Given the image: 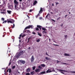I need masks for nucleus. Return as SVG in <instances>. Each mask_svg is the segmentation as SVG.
Listing matches in <instances>:
<instances>
[{"instance_id": "obj_32", "label": "nucleus", "mask_w": 75, "mask_h": 75, "mask_svg": "<svg viewBox=\"0 0 75 75\" xmlns=\"http://www.w3.org/2000/svg\"><path fill=\"white\" fill-rule=\"evenodd\" d=\"M26 75H30V74L29 73H27L25 74Z\"/></svg>"}, {"instance_id": "obj_7", "label": "nucleus", "mask_w": 75, "mask_h": 75, "mask_svg": "<svg viewBox=\"0 0 75 75\" xmlns=\"http://www.w3.org/2000/svg\"><path fill=\"white\" fill-rule=\"evenodd\" d=\"M42 11H43V10H42V8H40V11H39V13L41 14V13H42Z\"/></svg>"}, {"instance_id": "obj_12", "label": "nucleus", "mask_w": 75, "mask_h": 75, "mask_svg": "<svg viewBox=\"0 0 75 75\" xmlns=\"http://www.w3.org/2000/svg\"><path fill=\"white\" fill-rule=\"evenodd\" d=\"M30 68H28L26 69V72H30Z\"/></svg>"}, {"instance_id": "obj_48", "label": "nucleus", "mask_w": 75, "mask_h": 75, "mask_svg": "<svg viewBox=\"0 0 75 75\" xmlns=\"http://www.w3.org/2000/svg\"><path fill=\"white\" fill-rule=\"evenodd\" d=\"M58 4H59V3H56V6H57V5H58Z\"/></svg>"}, {"instance_id": "obj_44", "label": "nucleus", "mask_w": 75, "mask_h": 75, "mask_svg": "<svg viewBox=\"0 0 75 75\" xmlns=\"http://www.w3.org/2000/svg\"><path fill=\"white\" fill-rule=\"evenodd\" d=\"M12 41H13V42H14V38H12Z\"/></svg>"}, {"instance_id": "obj_18", "label": "nucleus", "mask_w": 75, "mask_h": 75, "mask_svg": "<svg viewBox=\"0 0 75 75\" xmlns=\"http://www.w3.org/2000/svg\"><path fill=\"white\" fill-rule=\"evenodd\" d=\"M45 59L46 60H51V59L50 58H48L47 57H45Z\"/></svg>"}, {"instance_id": "obj_41", "label": "nucleus", "mask_w": 75, "mask_h": 75, "mask_svg": "<svg viewBox=\"0 0 75 75\" xmlns=\"http://www.w3.org/2000/svg\"><path fill=\"white\" fill-rule=\"evenodd\" d=\"M23 32L24 33L26 32V31L25 30V29H24V30H23Z\"/></svg>"}, {"instance_id": "obj_59", "label": "nucleus", "mask_w": 75, "mask_h": 75, "mask_svg": "<svg viewBox=\"0 0 75 75\" xmlns=\"http://www.w3.org/2000/svg\"><path fill=\"white\" fill-rule=\"evenodd\" d=\"M6 72H5V73H4V74H5V75H6Z\"/></svg>"}, {"instance_id": "obj_31", "label": "nucleus", "mask_w": 75, "mask_h": 75, "mask_svg": "<svg viewBox=\"0 0 75 75\" xmlns=\"http://www.w3.org/2000/svg\"><path fill=\"white\" fill-rule=\"evenodd\" d=\"M27 33H30L31 32H30V30H27Z\"/></svg>"}, {"instance_id": "obj_16", "label": "nucleus", "mask_w": 75, "mask_h": 75, "mask_svg": "<svg viewBox=\"0 0 75 75\" xmlns=\"http://www.w3.org/2000/svg\"><path fill=\"white\" fill-rule=\"evenodd\" d=\"M35 71L36 72H39L40 71V69H37L35 70Z\"/></svg>"}, {"instance_id": "obj_21", "label": "nucleus", "mask_w": 75, "mask_h": 75, "mask_svg": "<svg viewBox=\"0 0 75 75\" xmlns=\"http://www.w3.org/2000/svg\"><path fill=\"white\" fill-rule=\"evenodd\" d=\"M38 35H39V36H40V37H41V36H42V35L41 34V33H39L38 32Z\"/></svg>"}, {"instance_id": "obj_4", "label": "nucleus", "mask_w": 75, "mask_h": 75, "mask_svg": "<svg viewBox=\"0 0 75 75\" xmlns=\"http://www.w3.org/2000/svg\"><path fill=\"white\" fill-rule=\"evenodd\" d=\"M33 27H34L33 25H29V26L26 27L25 28V30L30 29V28H33Z\"/></svg>"}, {"instance_id": "obj_55", "label": "nucleus", "mask_w": 75, "mask_h": 75, "mask_svg": "<svg viewBox=\"0 0 75 75\" xmlns=\"http://www.w3.org/2000/svg\"><path fill=\"white\" fill-rule=\"evenodd\" d=\"M21 36H22V35H21V34L20 35V37H21Z\"/></svg>"}, {"instance_id": "obj_57", "label": "nucleus", "mask_w": 75, "mask_h": 75, "mask_svg": "<svg viewBox=\"0 0 75 75\" xmlns=\"http://www.w3.org/2000/svg\"><path fill=\"white\" fill-rule=\"evenodd\" d=\"M30 48H31V47H30L28 48V49H30Z\"/></svg>"}, {"instance_id": "obj_20", "label": "nucleus", "mask_w": 75, "mask_h": 75, "mask_svg": "<svg viewBox=\"0 0 75 75\" xmlns=\"http://www.w3.org/2000/svg\"><path fill=\"white\" fill-rule=\"evenodd\" d=\"M35 72H34V71H32L30 72V74H31V75H34V74Z\"/></svg>"}, {"instance_id": "obj_28", "label": "nucleus", "mask_w": 75, "mask_h": 75, "mask_svg": "<svg viewBox=\"0 0 75 75\" xmlns=\"http://www.w3.org/2000/svg\"><path fill=\"white\" fill-rule=\"evenodd\" d=\"M35 30H36L37 31H38L39 30V28H35Z\"/></svg>"}, {"instance_id": "obj_61", "label": "nucleus", "mask_w": 75, "mask_h": 75, "mask_svg": "<svg viewBox=\"0 0 75 75\" xmlns=\"http://www.w3.org/2000/svg\"><path fill=\"white\" fill-rule=\"evenodd\" d=\"M19 42H21V40H19Z\"/></svg>"}, {"instance_id": "obj_58", "label": "nucleus", "mask_w": 75, "mask_h": 75, "mask_svg": "<svg viewBox=\"0 0 75 75\" xmlns=\"http://www.w3.org/2000/svg\"><path fill=\"white\" fill-rule=\"evenodd\" d=\"M24 36V35H23V36H22V38H23V37Z\"/></svg>"}, {"instance_id": "obj_30", "label": "nucleus", "mask_w": 75, "mask_h": 75, "mask_svg": "<svg viewBox=\"0 0 75 75\" xmlns=\"http://www.w3.org/2000/svg\"><path fill=\"white\" fill-rule=\"evenodd\" d=\"M42 33H45V34H47V32H46V31H45V30L43 31L42 32Z\"/></svg>"}, {"instance_id": "obj_33", "label": "nucleus", "mask_w": 75, "mask_h": 75, "mask_svg": "<svg viewBox=\"0 0 75 75\" xmlns=\"http://www.w3.org/2000/svg\"><path fill=\"white\" fill-rule=\"evenodd\" d=\"M39 14H40V13H39L37 15H36L35 16H36V18H37L39 16Z\"/></svg>"}, {"instance_id": "obj_22", "label": "nucleus", "mask_w": 75, "mask_h": 75, "mask_svg": "<svg viewBox=\"0 0 75 75\" xmlns=\"http://www.w3.org/2000/svg\"><path fill=\"white\" fill-rule=\"evenodd\" d=\"M45 73V71H42L41 72H40V74H44Z\"/></svg>"}, {"instance_id": "obj_56", "label": "nucleus", "mask_w": 75, "mask_h": 75, "mask_svg": "<svg viewBox=\"0 0 75 75\" xmlns=\"http://www.w3.org/2000/svg\"><path fill=\"white\" fill-rule=\"evenodd\" d=\"M53 69L52 70V71H54V68H53Z\"/></svg>"}, {"instance_id": "obj_25", "label": "nucleus", "mask_w": 75, "mask_h": 75, "mask_svg": "<svg viewBox=\"0 0 75 75\" xmlns=\"http://www.w3.org/2000/svg\"><path fill=\"white\" fill-rule=\"evenodd\" d=\"M15 68H16V66H14L12 67V69H14Z\"/></svg>"}, {"instance_id": "obj_6", "label": "nucleus", "mask_w": 75, "mask_h": 75, "mask_svg": "<svg viewBox=\"0 0 75 75\" xmlns=\"http://www.w3.org/2000/svg\"><path fill=\"white\" fill-rule=\"evenodd\" d=\"M64 71L66 72H70V73H74V74H75V71H69L64 70Z\"/></svg>"}, {"instance_id": "obj_15", "label": "nucleus", "mask_w": 75, "mask_h": 75, "mask_svg": "<svg viewBox=\"0 0 75 75\" xmlns=\"http://www.w3.org/2000/svg\"><path fill=\"white\" fill-rule=\"evenodd\" d=\"M64 56H68L69 57H70V54L67 53L64 54Z\"/></svg>"}, {"instance_id": "obj_62", "label": "nucleus", "mask_w": 75, "mask_h": 75, "mask_svg": "<svg viewBox=\"0 0 75 75\" xmlns=\"http://www.w3.org/2000/svg\"><path fill=\"white\" fill-rule=\"evenodd\" d=\"M51 14H53V13H52V12H51Z\"/></svg>"}, {"instance_id": "obj_36", "label": "nucleus", "mask_w": 75, "mask_h": 75, "mask_svg": "<svg viewBox=\"0 0 75 75\" xmlns=\"http://www.w3.org/2000/svg\"><path fill=\"white\" fill-rule=\"evenodd\" d=\"M10 65H11V62H9V63L8 64V66L9 67H10Z\"/></svg>"}, {"instance_id": "obj_53", "label": "nucleus", "mask_w": 75, "mask_h": 75, "mask_svg": "<svg viewBox=\"0 0 75 75\" xmlns=\"http://www.w3.org/2000/svg\"><path fill=\"white\" fill-rule=\"evenodd\" d=\"M19 1L21 2V1H22V0H19Z\"/></svg>"}, {"instance_id": "obj_49", "label": "nucleus", "mask_w": 75, "mask_h": 75, "mask_svg": "<svg viewBox=\"0 0 75 75\" xmlns=\"http://www.w3.org/2000/svg\"><path fill=\"white\" fill-rule=\"evenodd\" d=\"M64 36L66 38H67V35H65Z\"/></svg>"}, {"instance_id": "obj_45", "label": "nucleus", "mask_w": 75, "mask_h": 75, "mask_svg": "<svg viewBox=\"0 0 75 75\" xmlns=\"http://www.w3.org/2000/svg\"><path fill=\"white\" fill-rule=\"evenodd\" d=\"M54 45H56V46H59V45H57L53 44Z\"/></svg>"}, {"instance_id": "obj_17", "label": "nucleus", "mask_w": 75, "mask_h": 75, "mask_svg": "<svg viewBox=\"0 0 75 75\" xmlns=\"http://www.w3.org/2000/svg\"><path fill=\"white\" fill-rule=\"evenodd\" d=\"M7 12L8 13V14H11V11L7 10Z\"/></svg>"}, {"instance_id": "obj_47", "label": "nucleus", "mask_w": 75, "mask_h": 75, "mask_svg": "<svg viewBox=\"0 0 75 75\" xmlns=\"http://www.w3.org/2000/svg\"><path fill=\"white\" fill-rule=\"evenodd\" d=\"M68 16V15H66L65 16V18H66V17H67V16Z\"/></svg>"}, {"instance_id": "obj_51", "label": "nucleus", "mask_w": 75, "mask_h": 75, "mask_svg": "<svg viewBox=\"0 0 75 75\" xmlns=\"http://www.w3.org/2000/svg\"><path fill=\"white\" fill-rule=\"evenodd\" d=\"M19 39H21V37L20 36H19Z\"/></svg>"}, {"instance_id": "obj_42", "label": "nucleus", "mask_w": 75, "mask_h": 75, "mask_svg": "<svg viewBox=\"0 0 75 75\" xmlns=\"http://www.w3.org/2000/svg\"><path fill=\"white\" fill-rule=\"evenodd\" d=\"M48 14H48L46 16V18H47L48 17Z\"/></svg>"}, {"instance_id": "obj_35", "label": "nucleus", "mask_w": 75, "mask_h": 75, "mask_svg": "<svg viewBox=\"0 0 75 75\" xmlns=\"http://www.w3.org/2000/svg\"><path fill=\"white\" fill-rule=\"evenodd\" d=\"M14 27H15V25L14 24V23H13V25L12 28H14Z\"/></svg>"}, {"instance_id": "obj_14", "label": "nucleus", "mask_w": 75, "mask_h": 75, "mask_svg": "<svg viewBox=\"0 0 75 75\" xmlns=\"http://www.w3.org/2000/svg\"><path fill=\"white\" fill-rule=\"evenodd\" d=\"M8 7L10 8H11L13 7V5H9L8 6Z\"/></svg>"}, {"instance_id": "obj_43", "label": "nucleus", "mask_w": 75, "mask_h": 75, "mask_svg": "<svg viewBox=\"0 0 75 75\" xmlns=\"http://www.w3.org/2000/svg\"><path fill=\"white\" fill-rule=\"evenodd\" d=\"M42 67L40 66H38V68H41Z\"/></svg>"}, {"instance_id": "obj_13", "label": "nucleus", "mask_w": 75, "mask_h": 75, "mask_svg": "<svg viewBox=\"0 0 75 75\" xmlns=\"http://www.w3.org/2000/svg\"><path fill=\"white\" fill-rule=\"evenodd\" d=\"M37 3V1H35L33 3V6H35Z\"/></svg>"}, {"instance_id": "obj_46", "label": "nucleus", "mask_w": 75, "mask_h": 75, "mask_svg": "<svg viewBox=\"0 0 75 75\" xmlns=\"http://www.w3.org/2000/svg\"><path fill=\"white\" fill-rule=\"evenodd\" d=\"M46 55H48V56H49V55L48 54V53H47V52H46Z\"/></svg>"}, {"instance_id": "obj_60", "label": "nucleus", "mask_w": 75, "mask_h": 75, "mask_svg": "<svg viewBox=\"0 0 75 75\" xmlns=\"http://www.w3.org/2000/svg\"><path fill=\"white\" fill-rule=\"evenodd\" d=\"M64 64H65V65H67V63H64Z\"/></svg>"}, {"instance_id": "obj_64", "label": "nucleus", "mask_w": 75, "mask_h": 75, "mask_svg": "<svg viewBox=\"0 0 75 75\" xmlns=\"http://www.w3.org/2000/svg\"><path fill=\"white\" fill-rule=\"evenodd\" d=\"M62 25H63V24H62V25H61V26H62Z\"/></svg>"}, {"instance_id": "obj_24", "label": "nucleus", "mask_w": 75, "mask_h": 75, "mask_svg": "<svg viewBox=\"0 0 75 75\" xmlns=\"http://www.w3.org/2000/svg\"><path fill=\"white\" fill-rule=\"evenodd\" d=\"M42 30H44V31H46V30H47V29L44 28H42Z\"/></svg>"}, {"instance_id": "obj_10", "label": "nucleus", "mask_w": 75, "mask_h": 75, "mask_svg": "<svg viewBox=\"0 0 75 75\" xmlns=\"http://www.w3.org/2000/svg\"><path fill=\"white\" fill-rule=\"evenodd\" d=\"M51 69H49L47 70V71L46 72L47 73H50V72H52V71H51Z\"/></svg>"}, {"instance_id": "obj_50", "label": "nucleus", "mask_w": 75, "mask_h": 75, "mask_svg": "<svg viewBox=\"0 0 75 75\" xmlns=\"http://www.w3.org/2000/svg\"><path fill=\"white\" fill-rule=\"evenodd\" d=\"M57 62V63H58V62H59V61H58V60L56 61Z\"/></svg>"}, {"instance_id": "obj_38", "label": "nucleus", "mask_w": 75, "mask_h": 75, "mask_svg": "<svg viewBox=\"0 0 75 75\" xmlns=\"http://www.w3.org/2000/svg\"><path fill=\"white\" fill-rule=\"evenodd\" d=\"M1 20H3V21H4V18H1Z\"/></svg>"}, {"instance_id": "obj_5", "label": "nucleus", "mask_w": 75, "mask_h": 75, "mask_svg": "<svg viewBox=\"0 0 75 75\" xmlns=\"http://www.w3.org/2000/svg\"><path fill=\"white\" fill-rule=\"evenodd\" d=\"M34 61V56L32 55L30 58L31 62H33Z\"/></svg>"}, {"instance_id": "obj_19", "label": "nucleus", "mask_w": 75, "mask_h": 75, "mask_svg": "<svg viewBox=\"0 0 75 75\" xmlns=\"http://www.w3.org/2000/svg\"><path fill=\"white\" fill-rule=\"evenodd\" d=\"M8 70H9L8 71L9 74H10L11 72V69H8Z\"/></svg>"}, {"instance_id": "obj_52", "label": "nucleus", "mask_w": 75, "mask_h": 75, "mask_svg": "<svg viewBox=\"0 0 75 75\" xmlns=\"http://www.w3.org/2000/svg\"><path fill=\"white\" fill-rule=\"evenodd\" d=\"M8 71H9V70H8V69L7 70V72H8Z\"/></svg>"}, {"instance_id": "obj_34", "label": "nucleus", "mask_w": 75, "mask_h": 75, "mask_svg": "<svg viewBox=\"0 0 75 75\" xmlns=\"http://www.w3.org/2000/svg\"><path fill=\"white\" fill-rule=\"evenodd\" d=\"M33 11V9H30L29 10V12L30 13L32 12Z\"/></svg>"}, {"instance_id": "obj_3", "label": "nucleus", "mask_w": 75, "mask_h": 75, "mask_svg": "<svg viewBox=\"0 0 75 75\" xmlns=\"http://www.w3.org/2000/svg\"><path fill=\"white\" fill-rule=\"evenodd\" d=\"M24 53V52L23 51H20V52L17 55V57H19L20 56H21V55H23Z\"/></svg>"}, {"instance_id": "obj_23", "label": "nucleus", "mask_w": 75, "mask_h": 75, "mask_svg": "<svg viewBox=\"0 0 75 75\" xmlns=\"http://www.w3.org/2000/svg\"><path fill=\"white\" fill-rule=\"evenodd\" d=\"M40 66L42 67H45V65L44 64H41Z\"/></svg>"}, {"instance_id": "obj_26", "label": "nucleus", "mask_w": 75, "mask_h": 75, "mask_svg": "<svg viewBox=\"0 0 75 75\" xmlns=\"http://www.w3.org/2000/svg\"><path fill=\"white\" fill-rule=\"evenodd\" d=\"M40 39H38L36 40V42H40Z\"/></svg>"}, {"instance_id": "obj_29", "label": "nucleus", "mask_w": 75, "mask_h": 75, "mask_svg": "<svg viewBox=\"0 0 75 75\" xmlns=\"http://www.w3.org/2000/svg\"><path fill=\"white\" fill-rule=\"evenodd\" d=\"M7 21H4L3 22V23H7Z\"/></svg>"}, {"instance_id": "obj_9", "label": "nucleus", "mask_w": 75, "mask_h": 75, "mask_svg": "<svg viewBox=\"0 0 75 75\" xmlns=\"http://www.w3.org/2000/svg\"><path fill=\"white\" fill-rule=\"evenodd\" d=\"M37 27L38 28H39L40 30L41 31V28H42V27L41 26H40V25H37Z\"/></svg>"}, {"instance_id": "obj_37", "label": "nucleus", "mask_w": 75, "mask_h": 75, "mask_svg": "<svg viewBox=\"0 0 75 75\" xmlns=\"http://www.w3.org/2000/svg\"><path fill=\"white\" fill-rule=\"evenodd\" d=\"M30 38H28V41L27 42H29V40H30Z\"/></svg>"}, {"instance_id": "obj_27", "label": "nucleus", "mask_w": 75, "mask_h": 75, "mask_svg": "<svg viewBox=\"0 0 75 75\" xmlns=\"http://www.w3.org/2000/svg\"><path fill=\"white\" fill-rule=\"evenodd\" d=\"M35 68H36L35 66H34V67H32L33 70H34V69H35Z\"/></svg>"}, {"instance_id": "obj_1", "label": "nucleus", "mask_w": 75, "mask_h": 75, "mask_svg": "<svg viewBox=\"0 0 75 75\" xmlns=\"http://www.w3.org/2000/svg\"><path fill=\"white\" fill-rule=\"evenodd\" d=\"M14 3L15 4V10H18V9H20V8L18 7V6L19 2L17 1V0H14Z\"/></svg>"}, {"instance_id": "obj_11", "label": "nucleus", "mask_w": 75, "mask_h": 75, "mask_svg": "<svg viewBox=\"0 0 75 75\" xmlns=\"http://www.w3.org/2000/svg\"><path fill=\"white\" fill-rule=\"evenodd\" d=\"M20 62H21V63H22V64H25V61L21 60L20 61Z\"/></svg>"}, {"instance_id": "obj_54", "label": "nucleus", "mask_w": 75, "mask_h": 75, "mask_svg": "<svg viewBox=\"0 0 75 75\" xmlns=\"http://www.w3.org/2000/svg\"><path fill=\"white\" fill-rule=\"evenodd\" d=\"M52 6H54V4H52Z\"/></svg>"}, {"instance_id": "obj_40", "label": "nucleus", "mask_w": 75, "mask_h": 75, "mask_svg": "<svg viewBox=\"0 0 75 75\" xmlns=\"http://www.w3.org/2000/svg\"><path fill=\"white\" fill-rule=\"evenodd\" d=\"M32 33H33V34H35V35L36 34V33H35V32H33Z\"/></svg>"}, {"instance_id": "obj_39", "label": "nucleus", "mask_w": 75, "mask_h": 75, "mask_svg": "<svg viewBox=\"0 0 75 75\" xmlns=\"http://www.w3.org/2000/svg\"><path fill=\"white\" fill-rule=\"evenodd\" d=\"M39 20H42V17H40L39 18Z\"/></svg>"}, {"instance_id": "obj_2", "label": "nucleus", "mask_w": 75, "mask_h": 75, "mask_svg": "<svg viewBox=\"0 0 75 75\" xmlns=\"http://www.w3.org/2000/svg\"><path fill=\"white\" fill-rule=\"evenodd\" d=\"M8 23H11V24H13L14 23V21L13 19H7Z\"/></svg>"}, {"instance_id": "obj_8", "label": "nucleus", "mask_w": 75, "mask_h": 75, "mask_svg": "<svg viewBox=\"0 0 75 75\" xmlns=\"http://www.w3.org/2000/svg\"><path fill=\"white\" fill-rule=\"evenodd\" d=\"M60 72H61V73H62V74H64V73L63 72V71H64V70H61L59 69L58 70Z\"/></svg>"}, {"instance_id": "obj_63", "label": "nucleus", "mask_w": 75, "mask_h": 75, "mask_svg": "<svg viewBox=\"0 0 75 75\" xmlns=\"http://www.w3.org/2000/svg\"><path fill=\"white\" fill-rule=\"evenodd\" d=\"M69 14H71V12H69Z\"/></svg>"}]
</instances>
